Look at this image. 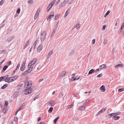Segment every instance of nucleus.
Returning a JSON list of instances; mask_svg holds the SVG:
<instances>
[{
    "instance_id": "f257e3e1",
    "label": "nucleus",
    "mask_w": 124,
    "mask_h": 124,
    "mask_svg": "<svg viewBox=\"0 0 124 124\" xmlns=\"http://www.w3.org/2000/svg\"><path fill=\"white\" fill-rule=\"evenodd\" d=\"M32 85L31 82L29 81L25 83L24 87L25 88L31 89V87Z\"/></svg>"
},
{
    "instance_id": "f03ea898",
    "label": "nucleus",
    "mask_w": 124,
    "mask_h": 124,
    "mask_svg": "<svg viewBox=\"0 0 124 124\" xmlns=\"http://www.w3.org/2000/svg\"><path fill=\"white\" fill-rule=\"evenodd\" d=\"M46 32L45 31L42 33L40 35V39L42 42L46 38Z\"/></svg>"
},
{
    "instance_id": "7ed1b4c3",
    "label": "nucleus",
    "mask_w": 124,
    "mask_h": 124,
    "mask_svg": "<svg viewBox=\"0 0 124 124\" xmlns=\"http://www.w3.org/2000/svg\"><path fill=\"white\" fill-rule=\"evenodd\" d=\"M26 89L23 91V93L25 94H28L31 92V89L25 88Z\"/></svg>"
},
{
    "instance_id": "20e7f679",
    "label": "nucleus",
    "mask_w": 124,
    "mask_h": 124,
    "mask_svg": "<svg viewBox=\"0 0 124 124\" xmlns=\"http://www.w3.org/2000/svg\"><path fill=\"white\" fill-rule=\"evenodd\" d=\"M33 69V68H29L26 71L24 72L23 73V74L24 75H26L27 74L30 72H31V71Z\"/></svg>"
},
{
    "instance_id": "39448f33",
    "label": "nucleus",
    "mask_w": 124,
    "mask_h": 124,
    "mask_svg": "<svg viewBox=\"0 0 124 124\" xmlns=\"http://www.w3.org/2000/svg\"><path fill=\"white\" fill-rule=\"evenodd\" d=\"M55 103V102L54 101H50L47 102V104H48L50 106H54Z\"/></svg>"
},
{
    "instance_id": "423d86ee",
    "label": "nucleus",
    "mask_w": 124,
    "mask_h": 124,
    "mask_svg": "<svg viewBox=\"0 0 124 124\" xmlns=\"http://www.w3.org/2000/svg\"><path fill=\"white\" fill-rule=\"evenodd\" d=\"M36 61V59L35 58H34L29 62L30 64H31L33 65L35 63Z\"/></svg>"
},
{
    "instance_id": "0eeeda50",
    "label": "nucleus",
    "mask_w": 124,
    "mask_h": 124,
    "mask_svg": "<svg viewBox=\"0 0 124 124\" xmlns=\"http://www.w3.org/2000/svg\"><path fill=\"white\" fill-rule=\"evenodd\" d=\"M14 81V80L13 79V78H7V79L6 80L5 82L8 83H10L12 81Z\"/></svg>"
},
{
    "instance_id": "6e6552de",
    "label": "nucleus",
    "mask_w": 124,
    "mask_h": 124,
    "mask_svg": "<svg viewBox=\"0 0 124 124\" xmlns=\"http://www.w3.org/2000/svg\"><path fill=\"white\" fill-rule=\"evenodd\" d=\"M15 36L14 35L13 36L11 37H10L8 38L6 40V41L7 42H9L13 39L15 38Z\"/></svg>"
},
{
    "instance_id": "1a4fd4ad",
    "label": "nucleus",
    "mask_w": 124,
    "mask_h": 124,
    "mask_svg": "<svg viewBox=\"0 0 124 124\" xmlns=\"http://www.w3.org/2000/svg\"><path fill=\"white\" fill-rule=\"evenodd\" d=\"M40 8H39L37 10L35 14V15L34 16V19H36L38 17V16L39 15V12L40 11Z\"/></svg>"
},
{
    "instance_id": "9d476101",
    "label": "nucleus",
    "mask_w": 124,
    "mask_h": 124,
    "mask_svg": "<svg viewBox=\"0 0 124 124\" xmlns=\"http://www.w3.org/2000/svg\"><path fill=\"white\" fill-rule=\"evenodd\" d=\"M124 67L123 64H118L116 66L115 68L116 69H118V68H123Z\"/></svg>"
},
{
    "instance_id": "9b49d317",
    "label": "nucleus",
    "mask_w": 124,
    "mask_h": 124,
    "mask_svg": "<svg viewBox=\"0 0 124 124\" xmlns=\"http://www.w3.org/2000/svg\"><path fill=\"white\" fill-rule=\"evenodd\" d=\"M54 16V12H52L50 13L49 16L47 18V20H48L49 19H51Z\"/></svg>"
},
{
    "instance_id": "f8f14e48",
    "label": "nucleus",
    "mask_w": 124,
    "mask_h": 124,
    "mask_svg": "<svg viewBox=\"0 0 124 124\" xmlns=\"http://www.w3.org/2000/svg\"><path fill=\"white\" fill-rule=\"evenodd\" d=\"M19 95V92L18 91H17L15 92L14 93V97L16 98Z\"/></svg>"
},
{
    "instance_id": "ddd939ff",
    "label": "nucleus",
    "mask_w": 124,
    "mask_h": 124,
    "mask_svg": "<svg viewBox=\"0 0 124 124\" xmlns=\"http://www.w3.org/2000/svg\"><path fill=\"white\" fill-rule=\"evenodd\" d=\"M70 8H68L64 16V17H65L67 16L68 15L69 13L70 12Z\"/></svg>"
},
{
    "instance_id": "4468645a",
    "label": "nucleus",
    "mask_w": 124,
    "mask_h": 124,
    "mask_svg": "<svg viewBox=\"0 0 124 124\" xmlns=\"http://www.w3.org/2000/svg\"><path fill=\"white\" fill-rule=\"evenodd\" d=\"M100 89L101 90L102 92H105L106 90L105 87L104 85H102L100 88Z\"/></svg>"
},
{
    "instance_id": "2eb2a0df",
    "label": "nucleus",
    "mask_w": 124,
    "mask_h": 124,
    "mask_svg": "<svg viewBox=\"0 0 124 124\" xmlns=\"http://www.w3.org/2000/svg\"><path fill=\"white\" fill-rule=\"evenodd\" d=\"M42 49V45H40L38 47L37 50L38 52H40L41 50Z\"/></svg>"
},
{
    "instance_id": "dca6fc26",
    "label": "nucleus",
    "mask_w": 124,
    "mask_h": 124,
    "mask_svg": "<svg viewBox=\"0 0 124 124\" xmlns=\"http://www.w3.org/2000/svg\"><path fill=\"white\" fill-rule=\"evenodd\" d=\"M75 73H74L72 75V76H73L71 78V81H74L76 80V77L74 76H75Z\"/></svg>"
},
{
    "instance_id": "f3484780",
    "label": "nucleus",
    "mask_w": 124,
    "mask_h": 124,
    "mask_svg": "<svg viewBox=\"0 0 124 124\" xmlns=\"http://www.w3.org/2000/svg\"><path fill=\"white\" fill-rule=\"evenodd\" d=\"M124 22H123V23L122 24L121 26V28L119 30V31H118V33L119 34L121 33V32L122 31V29L124 28Z\"/></svg>"
},
{
    "instance_id": "a211bd4d",
    "label": "nucleus",
    "mask_w": 124,
    "mask_h": 124,
    "mask_svg": "<svg viewBox=\"0 0 124 124\" xmlns=\"http://www.w3.org/2000/svg\"><path fill=\"white\" fill-rule=\"evenodd\" d=\"M106 65L105 64L102 65L100 67V69L101 70L104 68L105 69L106 68Z\"/></svg>"
},
{
    "instance_id": "6ab92c4d",
    "label": "nucleus",
    "mask_w": 124,
    "mask_h": 124,
    "mask_svg": "<svg viewBox=\"0 0 124 124\" xmlns=\"http://www.w3.org/2000/svg\"><path fill=\"white\" fill-rule=\"evenodd\" d=\"M23 106H21L16 111V113H15V115H16V114H17V113H18V112L19 111H20L22 109V108L23 107Z\"/></svg>"
},
{
    "instance_id": "aec40b11",
    "label": "nucleus",
    "mask_w": 124,
    "mask_h": 124,
    "mask_svg": "<svg viewBox=\"0 0 124 124\" xmlns=\"http://www.w3.org/2000/svg\"><path fill=\"white\" fill-rule=\"evenodd\" d=\"M8 75H6L5 76H2V77L3 78V80H5V81L7 79V78H8Z\"/></svg>"
},
{
    "instance_id": "412c9836",
    "label": "nucleus",
    "mask_w": 124,
    "mask_h": 124,
    "mask_svg": "<svg viewBox=\"0 0 124 124\" xmlns=\"http://www.w3.org/2000/svg\"><path fill=\"white\" fill-rule=\"evenodd\" d=\"M52 6H51L50 4H49V5H48L47 7V8L46 9V11L47 12L49 10H50V8H52Z\"/></svg>"
},
{
    "instance_id": "4be33fe9",
    "label": "nucleus",
    "mask_w": 124,
    "mask_h": 124,
    "mask_svg": "<svg viewBox=\"0 0 124 124\" xmlns=\"http://www.w3.org/2000/svg\"><path fill=\"white\" fill-rule=\"evenodd\" d=\"M85 109V107L84 106H82L78 108V110H83Z\"/></svg>"
},
{
    "instance_id": "5701e85b",
    "label": "nucleus",
    "mask_w": 124,
    "mask_h": 124,
    "mask_svg": "<svg viewBox=\"0 0 124 124\" xmlns=\"http://www.w3.org/2000/svg\"><path fill=\"white\" fill-rule=\"evenodd\" d=\"M120 117L119 116H114L112 117V118L113 119H115L116 120H118Z\"/></svg>"
},
{
    "instance_id": "b1692460",
    "label": "nucleus",
    "mask_w": 124,
    "mask_h": 124,
    "mask_svg": "<svg viewBox=\"0 0 124 124\" xmlns=\"http://www.w3.org/2000/svg\"><path fill=\"white\" fill-rule=\"evenodd\" d=\"M93 72H94V70L93 69H92L88 73V76L89 75L92 74Z\"/></svg>"
},
{
    "instance_id": "393cba45",
    "label": "nucleus",
    "mask_w": 124,
    "mask_h": 124,
    "mask_svg": "<svg viewBox=\"0 0 124 124\" xmlns=\"http://www.w3.org/2000/svg\"><path fill=\"white\" fill-rule=\"evenodd\" d=\"M25 68V66H24L22 65L20 68V70L22 71H23Z\"/></svg>"
},
{
    "instance_id": "a878e982",
    "label": "nucleus",
    "mask_w": 124,
    "mask_h": 124,
    "mask_svg": "<svg viewBox=\"0 0 124 124\" xmlns=\"http://www.w3.org/2000/svg\"><path fill=\"white\" fill-rule=\"evenodd\" d=\"M53 109V108L52 107L50 108L48 110V112L49 113H51L52 112Z\"/></svg>"
},
{
    "instance_id": "bb28decb",
    "label": "nucleus",
    "mask_w": 124,
    "mask_h": 124,
    "mask_svg": "<svg viewBox=\"0 0 124 124\" xmlns=\"http://www.w3.org/2000/svg\"><path fill=\"white\" fill-rule=\"evenodd\" d=\"M55 0H54L52 1V2H51L49 4H50V5L52 6H53L55 4Z\"/></svg>"
},
{
    "instance_id": "cd10ccee",
    "label": "nucleus",
    "mask_w": 124,
    "mask_h": 124,
    "mask_svg": "<svg viewBox=\"0 0 124 124\" xmlns=\"http://www.w3.org/2000/svg\"><path fill=\"white\" fill-rule=\"evenodd\" d=\"M109 117H111L112 116H114L113 113H112L111 114H109L108 115Z\"/></svg>"
},
{
    "instance_id": "c85d7f7f",
    "label": "nucleus",
    "mask_w": 124,
    "mask_h": 124,
    "mask_svg": "<svg viewBox=\"0 0 124 124\" xmlns=\"http://www.w3.org/2000/svg\"><path fill=\"white\" fill-rule=\"evenodd\" d=\"M34 69H35V70L36 71H37V70H39V67H38V65H36Z\"/></svg>"
},
{
    "instance_id": "c756f323",
    "label": "nucleus",
    "mask_w": 124,
    "mask_h": 124,
    "mask_svg": "<svg viewBox=\"0 0 124 124\" xmlns=\"http://www.w3.org/2000/svg\"><path fill=\"white\" fill-rule=\"evenodd\" d=\"M28 2L30 4H32L33 3V1L32 0H29L28 1Z\"/></svg>"
},
{
    "instance_id": "7c9ffc66",
    "label": "nucleus",
    "mask_w": 124,
    "mask_h": 124,
    "mask_svg": "<svg viewBox=\"0 0 124 124\" xmlns=\"http://www.w3.org/2000/svg\"><path fill=\"white\" fill-rule=\"evenodd\" d=\"M59 118V117H57V118H55L54 120V123L55 124L56 123V122L58 120V119Z\"/></svg>"
},
{
    "instance_id": "2f4dec72",
    "label": "nucleus",
    "mask_w": 124,
    "mask_h": 124,
    "mask_svg": "<svg viewBox=\"0 0 124 124\" xmlns=\"http://www.w3.org/2000/svg\"><path fill=\"white\" fill-rule=\"evenodd\" d=\"M8 66H7L5 65L3 67V70L4 71L5 70L7 69V68H8Z\"/></svg>"
},
{
    "instance_id": "473e14b6",
    "label": "nucleus",
    "mask_w": 124,
    "mask_h": 124,
    "mask_svg": "<svg viewBox=\"0 0 124 124\" xmlns=\"http://www.w3.org/2000/svg\"><path fill=\"white\" fill-rule=\"evenodd\" d=\"M65 5V3L63 2V3H62L59 6L60 8L61 7Z\"/></svg>"
},
{
    "instance_id": "72a5a7b5",
    "label": "nucleus",
    "mask_w": 124,
    "mask_h": 124,
    "mask_svg": "<svg viewBox=\"0 0 124 124\" xmlns=\"http://www.w3.org/2000/svg\"><path fill=\"white\" fill-rule=\"evenodd\" d=\"M80 24L79 23H78L77 24L76 26V27H78L77 28V29H78V28H80Z\"/></svg>"
},
{
    "instance_id": "f704fd0d",
    "label": "nucleus",
    "mask_w": 124,
    "mask_h": 124,
    "mask_svg": "<svg viewBox=\"0 0 124 124\" xmlns=\"http://www.w3.org/2000/svg\"><path fill=\"white\" fill-rule=\"evenodd\" d=\"M29 40H28L27 42L25 44V46H24L25 48H26L29 45Z\"/></svg>"
},
{
    "instance_id": "c9c22d12",
    "label": "nucleus",
    "mask_w": 124,
    "mask_h": 124,
    "mask_svg": "<svg viewBox=\"0 0 124 124\" xmlns=\"http://www.w3.org/2000/svg\"><path fill=\"white\" fill-rule=\"evenodd\" d=\"M38 41V40H36V41H35V42L34 43V44H33V45L34 46V49L35 48V45H36V44L37 43Z\"/></svg>"
},
{
    "instance_id": "e433bc0d",
    "label": "nucleus",
    "mask_w": 124,
    "mask_h": 124,
    "mask_svg": "<svg viewBox=\"0 0 124 124\" xmlns=\"http://www.w3.org/2000/svg\"><path fill=\"white\" fill-rule=\"evenodd\" d=\"M59 15L58 14H57L55 16V20H57L58 18L59 17Z\"/></svg>"
},
{
    "instance_id": "4c0bfd02",
    "label": "nucleus",
    "mask_w": 124,
    "mask_h": 124,
    "mask_svg": "<svg viewBox=\"0 0 124 124\" xmlns=\"http://www.w3.org/2000/svg\"><path fill=\"white\" fill-rule=\"evenodd\" d=\"M66 72H65L64 71H62V73L61 76L62 77H63V76H64L65 75V74Z\"/></svg>"
},
{
    "instance_id": "58836bf2",
    "label": "nucleus",
    "mask_w": 124,
    "mask_h": 124,
    "mask_svg": "<svg viewBox=\"0 0 124 124\" xmlns=\"http://www.w3.org/2000/svg\"><path fill=\"white\" fill-rule=\"evenodd\" d=\"M110 12L109 11H108L106 13V14L105 15L104 17H106V16Z\"/></svg>"
},
{
    "instance_id": "ea45409f",
    "label": "nucleus",
    "mask_w": 124,
    "mask_h": 124,
    "mask_svg": "<svg viewBox=\"0 0 124 124\" xmlns=\"http://www.w3.org/2000/svg\"><path fill=\"white\" fill-rule=\"evenodd\" d=\"M7 86V85L6 84L4 85L1 87V88L4 89L6 88Z\"/></svg>"
},
{
    "instance_id": "a19ab883",
    "label": "nucleus",
    "mask_w": 124,
    "mask_h": 124,
    "mask_svg": "<svg viewBox=\"0 0 124 124\" xmlns=\"http://www.w3.org/2000/svg\"><path fill=\"white\" fill-rule=\"evenodd\" d=\"M5 0H1L0 2V6H1L2 5L3 3L4 2Z\"/></svg>"
},
{
    "instance_id": "79ce46f5",
    "label": "nucleus",
    "mask_w": 124,
    "mask_h": 124,
    "mask_svg": "<svg viewBox=\"0 0 124 124\" xmlns=\"http://www.w3.org/2000/svg\"><path fill=\"white\" fill-rule=\"evenodd\" d=\"M56 31L54 30L52 32L51 34V36H53L54 35L55 32Z\"/></svg>"
},
{
    "instance_id": "37998d69",
    "label": "nucleus",
    "mask_w": 124,
    "mask_h": 124,
    "mask_svg": "<svg viewBox=\"0 0 124 124\" xmlns=\"http://www.w3.org/2000/svg\"><path fill=\"white\" fill-rule=\"evenodd\" d=\"M6 52V50H3L0 51V54H2L3 53H5Z\"/></svg>"
},
{
    "instance_id": "c03bdc74",
    "label": "nucleus",
    "mask_w": 124,
    "mask_h": 124,
    "mask_svg": "<svg viewBox=\"0 0 124 124\" xmlns=\"http://www.w3.org/2000/svg\"><path fill=\"white\" fill-rule=\"evenodd\" d=\"M74 51L73 50H72V51H71V52L70 53V55H71L73 54H74Z\"/></svg>"
},
{
    "instance_id": "a18cd8bd",
    "label": "nucleus",
    "mask_w": 124,
    "mask_h": 124,
    "mask_svg": "<svg viewBox=\"0 0 124 124\" xmlns=\"http://www.w3.org/2000/svg\"><path fill=\"white\" fill-rule=\"evenodd\" d=\"M14 121L15 122H16L18 120V118L16 116L14 117Z\"/></svg>"
},
{
    "instance_id": "49530a36",
    "label": "nucleus",
    "mask_w": 124,
    "mask_h": 124,
    "mask_svg": "<svg viewBox=\"0 0 124 124\" xmlns=\"http://www.w3.org/2000/svg\"><path fill=\"white\" fill-rule=\"evenodd\" d=\"M39 96L38 95L36 96L34 98V101L36 99L38 98L39 97Z\"/></svg>"
},
{
    "instance_id": "de8ad7c7",
    "label": "nucleus",
    "mask_w": 124,
    "mask_h": 124,
    "mask_svg": "<svg viewBox=\"0 0 124 124\" xmlns=\"http://www.w3.org/2000/svg\"><path fill=\"white\" fill-rule=\"evenodd\" d=\"M12 77L13 78H14V79H13V80H14V81L16 80L18 78V77L17 76H15Z\"/></svg>"
},
{
    "instance_id": "09e8293b",
    "label": "nucleus",
    "mask_w": 124,
    "mask_h": 124,
    "mask_svg": "<svg viewBox=\"0 0 124 124\" xmlns=\"http://www.w3.org/2000/svg\"><path fill=\"white\" fill-rule=\"evenodd\" d=\"M53 51L52 50H51L49 53L48 54L50 56L52 54V53H53Z\"/></svg>"
},
{
    "instance_id": "8fccbe9b",
    "label": "nucleus",
    "mask_w": 124,
    "mask_h": 124,
    "mask_svg": "<svg viewBox=\"0 0 124 124\" xmlns=\"http://www.w3.org/2000/svg\"><path fill=\"white\" fill-rule=\"evenodd\" d=\"M124 90V88H123L120 89L118 90V91L119 92H121Z\"/></svg>"
},
{
    "instance_id": "3c124183",
    "label": "nucleus",
    "mask_w": 124,
    "mask_h": 124,
    "mask_svg": "<svg viewBox=\"0 0 124 124\" xmlns=\"http://www.w3.org/2000/svg\"><path fill=\"white\" fill-rule=\"evenodd\" d=\"M32 66V65H31V64H30V63H29L28 65V67L29 68L31 67L33 68L32 67H31Z\"/></svg>"
},
{
    "instance_id": "603ef678",
    "label": "nucleus",
    "mask_w": 124,
    "mask_h": 124,
    "mask_svg": "<svg viewBox=\"0 0 124 124\" xmlns=\"http://www.w3.org/2000/svg\"><path fill=\"white\" fill-rule=\"evenodd\" d=\"M20 8H19L17 10L16 12L17 13L19 14L20 13Z\"/></svg>"
},
{
    "instance_id": "864d4df0",
    "label": "nucleus",
    "mask_w": 124,
    "mask_h": 124,
    "mask_svg": "<svg viewBox=\"0 0 124 124\" xmlns=\"http://www.w3.org/2000/svg\"><path fill=\"white\" fill-rule=\"evenodd\" d=\"M20 67V64L19 63L17 64V66L16 68V70H17V69L19 68Z\"/></svg>"
},
{
    "instance_id": "5fc2aeb1",
    "label": "nucleus",
    "mask_w": 124,
    "mask_h": 124,
    "mask_svg": "<svg viewBox=\"0 0 124 124\" xmlns=\"http://www.w3.org/2000/svg\"><path fill=\"white\" fill-rule=\"evenodd\" d=\"M107 42V39H105L104 40V42H103V43L104 44H106V43Z\"/></svg>"
},
{
    "instance_id": "6e6d98bb",
    "label": "nucleus",
    "mask_w": 124,
    "mask_h": 124,
    "mask_svg": "<svg viewBox=\"0 0 124 124\" xmlns=\"http://www.w3.org/2000/svg\"><path fill=\"white\" fill-rule=\"evenodd\" d=\"M114 114V116H116L117 115H119V113H113Z\"/></svg>"
},
{
    "instance_id": "4d7b16f0",
    "label": "nucleus",
    "mask_w": 124,
    "mask_h": 124,
    "mask_svg": "<svg viewBox=\"0 0 124 124\" xmlns=\"http://www.w3.org/2000/svg\"><path fill=\"white\" fill-rule=\"evenodd\" d=\"M73 104H72L71 105L69 106L68 107V109L69 108H72L73 106Z\"/></svg>"
},
{
    "instance_id": "13d9d810",
    "label": "nucleus",
    "mask_w": 124,
    "mask_h": 124,
    "mask_svg": "<svg viewBox=\"0 0 124 124\" xmlns=\"http://www.w3.org/2000/svg\"><path fill=\"white\" fill-rule=\"evenodd\" d=\"M103 75L102 74V73H101V74H100L99 75H98L97 76V77L99 78L100 77L102 76Z\"/></svg>"
},
{
    "instance_id": "bf43d9fd",
    "label": "nucleus",
    "mask_w": 124,
    "mask_h": 124,
    "mask_svg": "<svg viewBox=\"0 0 124 124\" xmlns=\"http://www.w3.org/2000/svg\"><path fill=\"white\" fill-rule=\"evenodd\" d=\"M5 106H7L8 104V101H6L5 102Z\"/></svg>"
},
{
    "instance_id": "052dcab7",
    "label": "nucleus",
    "mask_w": 124,
    "mask_h": 124,
    "mask_svg": "<svg viewBox=\"0 0 124 124\" xmlns=\"http://www.w3.org/2000/svg\"><path fill=\"white\" fill-rule=\"evenodd\" d=\"M26 61H24L23 62L22 64V65L24 66H25V64L26 63Z\"/></svg>"
},
{
    "instance_id": "680f3d73",
    "label": "nucleus",
    "mask_w": 124,
    "mask_h": 124,
    "mask_svg": "<svg viewBox=\"0 0 124 124\" xmlns=\"http://www.w3.org/2000/svg\"><path fill=\"white\" fill-rule=\"evenodd\" d=\"M11 63V61H8L7 63V64L8 65H10Z\"/></svg>"
},
{
    "instance_id": "e2e57ef3",
    "label": "nucleus",
    "mask_w": 124,
    "mask_h": 124,
    "mask_svg": "<svg viewBox=\"0 0 124 124\" xmlns=\"http://www.w3.org/2000/svg\"><path fill=\"white\" fill-rule=\"evenodd\" d=\"M101 111H100L99 112H98L97 114H96V116H98L99 115H100L101 113Z\"/></svg>"
},
{
    "instance_id": "0e129e2a",
    "label": "nucleus",
    "mask_w": 124,
    "mask_h": 124,
    "mask_svg": "<svg viewBox=\"0 0 124 124\" xmlns=\"http://www.w3.org/2000/svg\"><path fill=\"white\" fill-rule=\"evenodd\" d=\"M106 110V109L105 108H103L101 109L100 111L101 112H104Z\"/></svg>"
},
{
    "instance_id": "69168bd1",
    "label": "nucleus",
    "mask_w": 124,
    "mask_h": 124,
    "mask_svg": "<svg viewBox=\"0 0 124 124\" xmlns=\"http://www.w3.org/2000/svg\"><path fill=\"white\" fill-rule=\"evenodd\" d=\"M59 21H58L57 23V24H56L55 26V27H58V25H59Z\"/></svg>"
},
{
    "instance_id": "338daca9",
    "label": "nucleus",
    "mask_w": 124,
    "mask_h": 124,
    "mask_svg": "<svg viewBox=\"0 0 124 124\" xmlns=\"http://www.w3.org/2000/svg\"><path fill=\"white\" fill-rule=\"evenodd\" d=\"M68 2L67 0H65L63 1V2L64 3H65V4Z\"/></svg>"
},
{
    "instance_id": "774afa93",
    "label": "nucleus",
    "mask_w": 124,
    "mask_h": 124,
    "mask_svg": "<svg viewBox=\"0 0 124 124\" xmlns=\"http://www.w3.org/2000/svg\"><path fill=\"white\" fill-rule=\"evenodd\" d=\"M95 39H93L92 40V43L93 44H94L95 43Z\"/></svg>"
}]
</instances>
